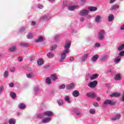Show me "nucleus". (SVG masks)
<instances>
[{
	"label": "nucleus",
	"mask_w": 124,
	"mask_h": 124,
	"mask_svg": "<svg viewBox=\"0 0 124 124\" xmlns=\"http://www.w3.org/2000/svg\"><path fill=\"white\" fill-rule=\"evenodd\" d=\"M70 46H71V42L69 40H66L64 45V50L61 54V57L59 59V62H63V61L65 60L67 54L70 53Z\"/></svg>",
	"instance_id": "1"
},
{
	"label": "nucleus",
	"mask_w": 124,
	"mask_h": 124,
	"mask_svg": "<svg viewBox=\"0 0 124 124\" xmlns=\"http://www.w3.org/2000/svg\"><path fill=\"white\" fill-rule=\"evenodd\" d=\"M105 34H106V32L104 30H100L98 32V39H99V40H103L105 38L104 35H105Z\"/></svg>",
	"instance_id": "2"
},
{
	"label": "nucleus",
	"mask_w": 124,
	"mask_h": 124,
	"mask_svg": "<svg viewBox=\"0 0 124 124\" xmlns=\"http://www.w3.org/2000/svg\"><path fill=\"white\" fill-rule=\"evenodd\" d=\"M96 85H97V81L94 80L93 81L90 82L88 84V87H89V88H91L92 89H94V88L96 87Z\"/></svg>",
	"instance_id": "3"
},
{
	"label": "nucleus",
	"mask_w": 124,
	"mask_h": 124,
	"mask_svg": "<svg viewBox=\"0 0 124 124\" xmlns=\"http://www.w3.org/2000/svg\"><path fill=\"white\" fill-rule=\"evenodd\" d=\"M89 12H90L89 10L87 9H83L80 11L79 15L80 16H87V15L89 14Z\"/></svg>",
	"instance_id": "4"
},
{
	"label": "nucleus",
	"mask_w": 124,
	"mask_h": 124,
	"mask_svg": "<svg viewBox=\"0 0 124 124\" xmlns=\"http://www.w3.org/2000/svg\"><path fill=\"white\" fill-rule=\"evenodd\" d=\"M41 19L43 20V21H49V20L51 19V15H45L41 17Z\"/></svg>",
	"instance_id": "5"
},
{
	"label": "nucleus",
	"mask_w": 124,
	"mask_h": 124,
	"mask_svg": "<svg viewBox=\"0 0 124 124\" xmlns=\"http://www.w3.org/2000/svg\"><path fill=\"white\" fill-rule=\"evenodd\" d=\"M115 102L114 101H111L109 99H107L105 101L104 104V105H114L115 104Z\"/></svg>",
	"instance_id": "6"
},
{
	"label": "nucleus",
	"mask_w": 124,
	"mask_h": 124,
	"mask_svg": "<svg viewBox=\"0 0 124 124\" xmlns=\"http://www.w3.org/2000/svg\"><path fill=\"white\" fill-rule=\"evenodd\" d=\"M79 8V5H74V6H68V10L69 11H73V10H75V9H78Z\"/></svg>",
	"instance_id": "7"
},
{
	"label": "nucleus",
	"mask_w": 124,
	"mask_h": 124,
	"mask_svg": "<svg viewBox=\"0 0 124 124\" xmlns=\"http://www.w3.org/2000/svg\"><path fill=\"white\" fill-rule=\"evenodd\" d=\"M44 115L46 117H48V118H50V117H52L54 115V113L51 111H47L44 112Z\"/></svg>",
	"instance_id": "8"
},
{
	"label": "nucleus",
	"mask_w": 124,
	"mask_h": 124,
	"mask_svg": "<svg viewBox=\"0 0 124 124\" xmlns=\"http://www.w3.org/2000/svg\"><path fill=\"white\" fill-rule=\"evenodd\" d=\"M50 121H52L51 117H46L42 120V123L43 124H48V123H50Z\"/></svg>",
	"instance_id": "9"
},
{
	"label": "nucleus",
	"mask_w": 124,
	"mask_h": 124,
	"mask_svg": "<svg viewBox=\"0 0 124 124\" xmlns=\"http://www.w3.org/2000/svg\"><path fill=\"white\" fill-rule=\"evenodd\" d=\"M88 97H90L91 98H95L96 97V94L94 93H89L86 94Z\"/></svg>",
	"instance_id": "10"
},
{
	"label": "nucleus",
	"mask_w": 124,
	"mask_h": 124,
	"mask_svg": "<svg viewBox=\"0 0 124 124\" xmlns=\"http://www.w3.org/2000/svg\"><path fill=\"white\" fill-rule=\"evenodd\" d=\"M121 118V114H117L115 116H113L111 118V121H116V120H119Z\"/></svg>",
	"instance_id": "11"
},
{
	"label": "nucleus",
	"mask_w": 124,
	"mask_h": 124,
	"mask_svg": "<svg viewBox=\"0 0 124 124\" xmlns=\"http://www.w3.org/2000/svg\"><path fill=\"white\" fill-rule=\"evenodd\" d=\"M75 87V84L74 83H72L67 85L66 87V89L67 90H71V89H73Z\"/></svg>",
	"instance_id": "12"
},
{
	"label": "nucleus",
	"mask_w": 124,
	"mask_h": 124,
	"mask_svg": "<svg viewBox=\"0 0 124 124\" xmlns=\"http://www.w3.org/2000/svg\"><path fill=\"white\" fill-rule=\"evenodd\" d=\"M98 58H99V55L98 54H96L93 56V57L91 58V61L94 62L98 60Z\"/></svg>",
	"instance_id": "13"
},
{
	"label": "nucleus",
	"mask_w": 124,
	"mask_h": 124,
	"mask_svg": "<svg viewBox=\"0 0 124 124\" xmlns=\"http://www.w3.org/2000/svg\"><path fill=\"white\" fill-rule=\"evenodd\" d=\"M74 113L76 115V116H78V117H81V110L80 109H76L74 110Z\"/></svg>",
	"instance_id": "14"
},
{
	"label": "nucleus",
	"mask_w": 124,
	"mask_h": 124,
	"mask_svg": "<svg viewBox=\"0 0 124 124\" xmlns=\"http://www.w3.org/2000/svg\"><path fill=\"white\" fill-rule=\"evenodd\" d=\"M94 21L96 23H100L101 22V16H96L95 17Z\"/></svg>",
	"instance_id": "15"
},
{
	"label": "nucleus",
	"mask_w": 124,
	"mask_h": 124,
	"mask_svg": "<svg viewBox=\"0 0 124 124\" xmlns=\"http://www.w3.org/2000/svg\"><path fill=\"white\" fill-rule=\"evenodd\" d=\"M120 95H121L120 93L115 92L111 94L110 96L111 97H118V96H120Z\"/></svg>",
	"instance_id": "16"
},
{
	"label": "nucleus",
	"mask_w": 124,
	"mask_h": 124,
	"mask_svg": "<svg viewBox=\"0 0 124 124\" xmlns=\"http://www.w3.org/2000/svg\"><path fill=\"white\" fill-rule=\"evenodd\" d=\"M88 10H89V11L93 12L96 11V10H97V7H93V6H90V7H88Z\"/></svg>",
	"instance_id": "17"
},
{
	"label": "nucleus",
	"mask_w": 124,
	"mask_h": 124,
	"mask_svg": "<svg viewBox=\"0 0 124 124\" xmlns=\"http://www.w3.org/2000/svg\"><path fill=\"white\" fill-rule=\"evenodd\" d=\"M64 99L67 103L70 104L71 103V100H70V98L68 96H65L64 97Z\"/></svg>",
	"instance_id": "18"
},
{
	"label": "nucleus",
	"mask_w": 124,
	"mask_h": 124,
	"mask_svg": "<svg viewBox=\"0 0 124 124\" xmlns=\"http://www.w3.org/2000/svg\"><path fill=\"white\" fill-rule=\"evenodd\" d=\"M89 56V53H87L85 54H84L81 58V62H85L87 59H88V57Z\"/></svg>",
	"instance_id": "19"
},
{
	"label": "nucleus",
	"mask_w": 124,
	"mask_h": 124,
	"mask_svg": "<svg viewBox=\"0 0 124 124\" xmlns=\"http://www.w3.org/2000/svg\"><path fill=\"white\" fill-rule=\"evenodd\" d=\"M114 79L116 81H119V80H121L122 79V76L120 74H117L115 75Z\"/></svg>",
	"instance_id": "20"
},
{
	"label": "nucleus",
	"mask_w": 124,
	"mask_h": 124,
	"mask_svg": "<svg viewBox=\"0 0 124 124\" xmlns=\"http://www.w3.org/2000/svg\"><path fill=\"white\" fill-rule=\"evenodd\" d=\"M47 56L49 58V59H52V58L55 57V53L50 52L47 54Z\"/></svg>",
	"instance_id": "21"
},
{
	"label": "nucleus",
	"mask_w": 124,
	"mask_h": 124,
	"mask_svg": "<svg viewBox=\"0 0 124 124\" xmlns=\"http://www.w3.org/2000/svg\"><path fill=\"white\" fill-rule=\"evenodd\" d=\"M108 58H109V56L108 55H104L101 57V60L102 62H105Z\"/></svg>",
	"instance_id": "22"
},
{
	"label": "nucleus",
	"mask_w": 124,
	"mask_h": 124,
	"mask_svg": "<svg viewBox=\"0 0 124 124\" xmlns=\"http://www.w3.org/2000/svg\"><path fill=\"white\" fill-rule=\"evenodd\" d=\"M119 6L117 4L112 5L110 8V10H117V9H119Z\"/></svg>",
	"instance_id": "23"
},
{
	"label": "nucleus",
	"mask_w": 124,
	"mask_h": 124,
	"mask_svg": "<svg viewBox=\"0 0 124 124\" xmlns=\"http://www.w3.org/2000/svg\"><path fill=\"white\" fill-rule=\"evenodd\" d=\"M72 94H73V96H74V97H78V96L79 95V91H78L77 90L74 91L73 92Z\"/></svg>",
	"instance_id": "24"
},
{
	"label": "nucleus",
	"mask_w": 124,
	"mask_h": 124,
	"mask_svg": "<svg viewBox=\"0 0 124 124\" xmlns=\"http://www.w3.org/2000/svg\"><path fill=\"white\" fill-rule=\"evenodd\" d=\"M8 123L9 124H16V120L15 119H10L8 120Z\"/></svg>",
	"instance_id": "25"
},
{
	"label": "nucleus",
	"mask_w": 124,
	"mask_h": 124,
	"mask_svg": "<svg viewBox=\"0 0 124 124\" xmlns=\"http://www.w3.org/2000/svg\"><path fill=\"white\" fill-rule=\"evenodd\" d=\"M16 46H13L9 48V52H14L16 50Z\"/></svg>",
	"instance_id": "26"
},
{
	"label": "nucleus",
	"mask_w": 124,
	"mask_h": 124,
	"mask_svg": "<svg viewBox=\"0 0 124 124\" xmlns=\"http://www.w3.org/2000/svg\"><path fill=\"white\" fill-rule=\"evenodd\" d=\"M44 41V39H43V37L40 36L38 38V39L36 40L35 42L38 43V42H43Z\"/></svg>",
	"instance_id": "27"
},
{
	"label": "nucleus",
	"mask_w": 124,
	"mask_h": 124,
	"mask_svg": "<svg viewBox=\"0 0 124 124\" xmlns=\"http://www.w3.org/2000/svg\"><path fill=\"white\" fill-rule=\"evenodd\" d=\"M113 20H114V15L113 14L109 15L108 17V22H112Z\"/></svg>",
	"instance_id": "28"
},
{
	"label": "nucleus",
	"mask_w": 124,
	"mask_h": 124,
	"mask_svg": "<svg viewBox=\"0 0 124 124\" xmlns=\"http://www.w3.org/2000/svg\"><path fill=\"white\" fill-rule=\"evenodd\" d=\"M121 57L118 56L114 59V62H115V63H119V62H121Z\"/></svg>",
	"instance_id": "29"
},
{
	"label": "nucleus",
	"mask_w": 124,
	"mask_h": 124,
	"mask_svg": "<svg viewBox=\"0 0 124 124\" xmlns=\"http://www.w3.org/2000/svg\"><path fill=\"white\" fill-rule=\"evenodd\" d=\"M10 95L13 99H14L16 97V93L13 92H10Z\"/></svg>",
	"instance_id": "30"
},
{
	"label": "nucleus",
	"mask_w": 124,
	"mask_h": 124,
	"mask_svg": "<svg viewBox=\"0 0 124 124\" xmlns=\"http://www.w3.org/2000/svg\"><path fill=\"white\" fill-rule=\"evenodd\" d=\"M98 77V74H95L92 76L90 77V79L91 80H94V79H96Z\"/></svg>",
	"instance_id": "31"
},
{
	"label": "nucleus",
	"mask_w": 124,
	"mask_h": 124,
	"mask_svg": "<svg viewBox=\"0 0 124 124\" xmlns=\"http://www.w3.org/2000/svg\"><path fill=\"white\" fill-rule=\"evenodd\" d=\"M51 78L53 81H56L58 79V76L56 74H53L51 76Z\"/></svg>",
	"instance_id": "32"
},
{
	"label": "nucleus",
	"mask_w": 124,
	"mask_h": 124,
	"mask_svg": "<svg viewBox=\"0 0 124 124\" xmlns=\"http://www.w3.org/2000/svg\"><path fill=\"white\" fill-rule=\"evenodd\" d=\"M18 107L19 109H21V110H24V109H26V105H25V104H19Z\"/></svg>",
	"instance_id": "33"
},
{
	"label": "nucleus",
	"mask_w": 124,
	"mask_h": 124,
	"mask_svg": "<svg viewBox=\"0 0 124 124\" xmlns=\"http://www.w3.org/2000/svg\"><path fill=\"white\" fill-rule=\"evenodd\" d=\"M57 101L59 106H62L63 105V100L62 99H59Z\"/></svg>",
	"instance_id": "34"
},
{
	"label": "nucleus",
	"mask_w": 124,
	"mask_h": 124,
	"mask_svg": "<svg viewBox=\"0 0 124 124\" xmlns=\"http://www.w3.org/2000/svg\"><path fill=\"white\" fill-rule=\"evenodd\" d=\"M57 46L56 45H53L50 46V51H55L57 49Z\"/></svg>",
	"instance_id": "35"
},
{
	"label": "nucleus",
	"mask_w": 124,
	"mask_h": 124,
	"mask_svg": "<svg viewBox=\"0 0 124 124\" xmlns=\"http://www.w3.org/2000/svg\"><path fill=\"white\" fill-rule=\"evenodd\" d=\"M20 45L22 46V47H29V46H30V44L25 43H20Z\"/></svg>",
	"instance_id": "36"
},
{
	"label": "nucleus",
	"mask_w": 124,
	"mask_h": 124,
	"mask_svg": "<svg viewBox=\"0 0 124 124\" xmlns=\"http://www.w3.org/2000/svg\"><path fill=\"white\" fill-rule=\"evenodd\" d=\"M124 44L120 45L117 48L118 51H123V50H124Z\"/></svg>",
	"instance_id": "37"
},
{
	"label": "nucleus",
	"mask_w": 124,
	"mask_h": 124,
	"mask_svg": "<svg viewBox=\"0 0 124 124\" xmlns=\"http://www.w3.org/2000/svg\"><path fill=\"white\" fill-rule=\"evenodd\" d=\"M26 76L28 78H33L34 77V75L33 73L27 74Z\"/></svg>",
	"instance_id": "38"
},
{
	"label": "nucleus",
	"mask_w": 124,
	"mask_h": 124,
	"mask_svg": "<svg viewBox=\"0 0 124 124\" xmlns=\"http://www.w3.org/2000/svg\"><path fill=\"white\" fill-rule=\"evenodd\" d=\"M8 75H9V73H8V71H5L3 74L4 78H7L8 77Z\"/></svg>",
	"instance_id": "39"
},
{
	"label": "nucleus",
	"mask_w": 124,
	"mask_h": 124,
	"mask_svg": "<svg viewBox=\"0 0 124 124\" xmlns=\"http://www.w3.org/2000/svg\"><path fill=\"white\" fill-rule=\"evenodd\" d=\"M37 63L38 65H42L44 63L43 60L42 59H39L37 61Z\"/></svg>",
	"instance_id": "40"
},
{
	"label": "nucleus",
	"mask_w": 124,
	"mask_h": 124,
	"mask_svg": "<svg viewBox=\"0 0 124 124\" xmlns=\"http://www.w3.org/2000/svg\"><path fill=\"white\" fill-rule=\"evenodd\" d=\"M46 83L48 85H50V84H51V78H50L49 77L46 78Z\"/></svg>",
	"instance_id": "41"
},
{
	"label": "nucleus",
	"mask_w": 124,
	"mask_h": 124,
	"mask_svg": "<svg viewBox=\"0 0 124 124\" xmlns=\"http://www.w3.org/2000/svg\"><path fill=\"white\" fill-rule=\"evenodd\" d=\"M59 89H60V90H63L64 89H65V85L62 84L59 86Z\"/></svg>",
	"instance_id": "42"
},
{
	"label": "nucleus",
	"mask_w": 124,
	"mask_h": 124,
	"mask_svg": "<svg viewBox=\"0 0 124 124\" xmlns=\"http://www.w3.org/2000/svg\"><path fill=\"white\" fill-rule=\"evenodd\" d=\"M89 112L90 114H92L93 115H94V114H95V110L93 109H90L89 110Z\"/></svg>",
	"instance_id": "43"
},
{
	"label": "nucleus",
	"mask_w": 124,
	"mask_h": 124,
	"mask_svg": "<svg viewBox=\"0 0 124 124\" xmlns=\"http://www.w3.org/2000/svg\"><path fill=\"white\" fill-rule=\"evenodd\" d=\"M61 34H57L55 36V40L58 41L59 38H61Z\"/></svg>",
	"instance_id": "44"
},
{
	"label": "nucleus",
	"mask_w": 124,
	"mask_h": 124,
	"mask_svg": "<svg viewBox=\"0 0 124 124\" xmlns=\"http://www.w3.org/2000/svg\"><path fill=\"white\" fill-rule=\"evenodd\" d=\"M124 50L122 51L119 53L118 57H120L121 58V57H124Z\"/></svg>",
	"instance_id": "45"
},
{
	"label": "nucleus",
	"mask_w": 124,
	"mask_h": 124,
	"mask_svg": "<svg viewBox=\"0 0 124 124\" xmlns=\"http://www.w3.org/2000/svg\"><path fill=\"white\" fill-rule=\"evenodd\" d=\"M27 38L29 39H31L32 37V34L29 33L27 35Z\"/></svg>",
	"instance_id": "46"
},
{
	"label": "nucleus",
	"mask_w": 124,
	"mask_h": 124,
	"mask_svg": "<svg viewBox=\"0 0 124 124\" xmlns=\"http://www.w3.org/2000/svg\"><path fill=\"white\" fill-rule=\"evenodd\" d=\"M38 90H39V88H38V87H34V92H35V93L38 92Z\"/></svg>",
	"instance_id": "47"
},
{
	"label": "nucleus",
	"mask_w": 124,
	"mask_h": 124,
	"mask_svg": "<svg viewBox=\"0 0 124 124\" xmlns=\"http://www.w3.org/2000/svg\"><path fill=\"white\" fill-rule=\"evenodd\" d=\"M43 7L44 6L40 4L37 5V8H39V9H42Z\"/></svg>",
	"instance_id": "48"
},
{
	"label": "nucleus",
	"mask_w": 124,
	"mask_h": 124,
	"mask_svg": "<svg viewBox=\"0 0 124 124\" xmlns=\"http://www.w3.org/2000/svg\"><path fill=\"white\" fill-rule=\"evenodd\" d=\"M25 30H26V27H22L19 30V32H22V31H24Z\"/></svg>",
	"instance_id": "49"
},
{
	"label": "nucleus",
	"mask_w": 124,
	"mask_h": 124,
	"mask_svg": "<svg viewBox=\"0 0 124 124\" xmlns=\"http://www.w3.org/2000/svg\"><path fill=\"white\" fill-rule=\"evenodd\" d=\"M2 92H3V86H0V94L2 93Z\"/></svg>",
	"instance_id": "50"
},
{
	"label": "nucleus",
	"mask_w": 124,
	"mask_h": 124,
	"mask_svg": "<svg viewBox=\"0 0 124 124\" xmlns=\"http://www.w3.org/2000/svg\"><path fill=\"white\" fill-rule=\"evenodd\" d=\"M15 70H16V69H15V67H12L10 69V71L11 72H15Z\"/></svg>",
	"instance_id": "51"
},
{
	"label": "nucleus",
	"mask_w": 124,
	"mask_h": 124,
	"mask_svg": "<svg viewBox=\"0 0 124 124\" xmlns=\"http://www.w3.org/2000/svg\"><path fill=\"white\" fill-rule=\"evenodd\" d=\"M85 2H86V0H81L80 1V4L81 5H84V4H85Z\"/></svg>",
	"instance_id": "52"
},
{
	"label": "nucleus",
	"mask_w": 124,
	"mask_h": 124,
	"mask_svg": "<svg viewBox=\"0 0 124 124\" xmlns=\"http://www.w3.org/2000/svg\"><path fill=\"white\" fill-rule=\"evenodd\" d=\"M9 87L10 88H13L14 86V83H13V82H11L9 85Z\"/></svg>",
	"instance_id": "53"
},
{
	"label": "nucleus",
	"mask_w": 124,
	"mask_h": 124,
	"mask_svg": "<svg viewBox=\"0 0 124 124\" xmlns=\"http://www.w3.org/2000/svg\"><path fill=\"white\" fill-rule=\"evenodd\" d=\"M95 47H100V44H99V43H96L95 44Z\"/></svg>",
	"instance_id": "54"
},
{
	"label": "nucleus",
	"mask_w": 124,
	"mask_h": 124,
	"mask_svg": "<svg viewBox=\"0 0 124 124\" xmlns=\"http://www.w3.org/2000/svg\"><path fill=\"white\" fill-rule=\"evenodd\" d=\"M69 61L71 62H73V61H74V58L72 56L70 57L69 58Z\"/></svg>",
	"instance_id": "55"
},
{
	"label": "nucleus",
	"mask_w": 124,
	"mask_h": 124,
	"mask_svg": "<svg viewBox=\"0 0 124 124\" xmlns=\"http://www.w3.org/2000/svg\"><path fill=\"white\" fill-rule=\"evenodd\" d=\"M43 117V116L41 114H38L37 115V118H38L39 119H42Z\"/></svg>",
	"instance_id": "56"
},
{
	"label": "nucleus",
	"mask_w": 124,
	"mask_h": 124,
	"mask_svg": "<svg viewBox=\"0 0 124 124\" xmlns=\"http://www.w3.org/2000/svg\"><path fill=\"white\" fill-rule=\"evenodd\" d=\"M31 25V26H35V25H36V23L35 21H32Z\"/></svg>",
	"instance_id": "57"
},
{
	"label": "nucleus",
	"mask_w": 124,
	"mask_h": 124,
	"mask_svg": "<svg viewBox=\"0 0 124 124\" xmlns=\"http://www.w3.org/2000/svg\"><path fill=\"white\" fill-rule=\"evenodd\" d=\"M84 20H85V17H82L80 19V22H84Z\"/></svg>",
	"instance_id": "58"
},
{
	"label": "nucleus",
	"mask_w": 124,
	"mask_h": 124,
	"mask_svg": "<svg viewBox=\"0 0 124 124\" xmlns=\"http://www.w3.org/2000/svg\"><path fill=\"white\" fill-rule=\"evenodd\" d=\"M93 106H95V107H98V103L95 102L93 103Z\"/></svg>",
	"instance_id": "59"
},
{
	"label": "nucleus",
	"mask_w": 124,
	"mask_h": 124,
	"mask_svg": "<svg viewBox=\"0 0 124 124\" xmlns=\"http://www.w3.org/2000/svg\"><path fill=\"white\" fill-rule=\"evenodd\" d=\"M122 101L124 102V91L123 93V95H122Z\"/></svg>",
	"instance_id": "60"
},
{
	"label": "nucleus",
	"mask_w": 124,
	"mask_h": 124,
	"mask_svg": "<svg viewBox=\"0 0 124 124\" xmlns=\"http://www.w3.org/2000/svg\"><path fill=\"white\" fill-rule=\"evenodd\" d=\"M120 30H121V31H124V24L121 26Z\"/></svg>",
	"instance_id": "61"
},
{
	"label": "nucleus",
	"mask_w": 124,
	"mask_h": 124,
	"mask_svg": "<svg viewBox=\"0 0 124 124\" xmlns=\"http://www.w3.org/2000/svg\"><path fill=\"white\" fill-rule=\"evenodd\" d=\"M87 19H91L92 18V16L90 15H87Z\"/></svg>",
	"instance_id": "62"
},
{
	"label": "nucleus",
	"mask_w": 124,
	"mask_h": 124,
	"mask_svg": "<svg viewBox=\"0 0 124 124\" xmlns=\"http://www.w3.org/2000/svg\"><path fill=\"white\" fill-rule=\"evenodd\" d=\"M23 61V58L22 57H18V61L19 62H22Z\"/></svg>",
	"instance_id": "63"
},
{
	"label": "nucleus",
	"mask_w": 124,
	"mask_h": 124,
	"mask_svg": "<svg viewBox=\"0 0 124 124\" xmlns=\"http://www.w3.org/2000/svg\"><path fill=\"white\" fill-rule=\"evenodd\" d=\"M116 0H110L109 1V3H114V2H115V1Z\"/></svg>",
	"instance_id": "64"
}]
</instances>
